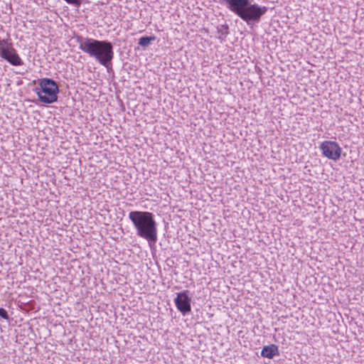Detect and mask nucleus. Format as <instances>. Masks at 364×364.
<instances>
[{
    "label": "nucleus",
    "instance_id": "obj_7",
    "mask_svg": "<svg viewBox=\"0 0 364 364\" xmlns=\"http://www.w3.org/2000/svg\"><path fill=\"white\" fill-rule=\"evenodd\" d=\"M173 301L177 309L183 316L188 315L191 311V297L188 290L176 293Z\"/></svg>",
    "mask_w": 364,
    "mask_h": 364
},
{
    "label": "nucleus",
    "instance_id": "obj_2",
    "mask_svg": "<svg viewBox=\"0 0 364 364\" xmlns=\"http://www.w3.org/2000/svg\"><path fill=\"white\" fill-rule=\"evenodd\" d=\"M220 4L240 17L250 26H253L261 21L268 8L251 0H220Z\"/></svg>",
    "mask_w": 364,
    "mask_h": 364
},
{
    "label": "nucleus",
    "instance_id": "obj_4",
    "mask_svg": "<svg viewBox=\"0 0 364 364\" xmlns=\"http://www.w3.org/2000/svg\"><path fill=\"white\" fill-rule=\"evenodd\" d=\"M38 100L45 104H52L58 100L59 87L57 82L50 78H41L38 86L34 89Z\"/></svg>",
    "mask_w": 364,
    "mask_h": 364
},
{
    "label": "nucleus",
    "instance_id": "obj_1",
    "mask_svg": "<svg viewBox=\"0 0 364 364\" xmlns=\"http://www.w3.org/2000/svg\"><path fill=\"white\" fill-rule=\"evenodd\" d=\"M76 41L82 52L105 66L108 72L112 69L114 58V46L112 42L81 36L76 37Z\"/></svg>",
    "mask_w": 364,
    "mask_h": 364
},
{
    "label": "nucleus",
    "instance_id": "obj_10",
    "mask_svg": "<svg viewBox=\"0 0 364 364\" xmlns=\"http://www.w3.org/2000/svg\"><path fill=\"white\" fill-rule=\"evenodd\" d=\"M156 40V36H142L139 39L138 44L143 48L148 47L152 41Z\"/></svg>",
    "mask_w": 364,
    "mask_h": 364
},
{
    "label": "nucleus",
    "instance_id": "obj_5",
    "mask_svg": "<svg viewBox=\"0 0 364 364\" xmlns=\"http://www.w3.org/2000/svg\"><path fill=\"white\" fill-rule=\"evenodd\" d=\"M0 57L12 65H22L23 62L19 57L11 43L6 39H0Z\"/></svg>",
    "mask_w": 364,
    "mask_h": 364
},
{
    "label": "nucleus",
    "instance_id": "obj_3",
    "mask_svg": "<svg viewBox=\"0 0 364 364\" xmlns=\"http://www.w3.org/2000/svg\"><path fill=\"white\" fill-rule=\"evenodd\" d=\"M129 219L136 235L146 240L151 249L154 248L158 240L157 223L154 215L148 211L133 210L129 213Z\"/></svg>",
    "mask_w": 364,
    "mask_h": 364
},
{
    "label": "nucleus",
    "instance_id": "obj_8",
    "mask_svg": "<svg viewBox=\"0 0 364 364\" xmlns=\"http://www.w3.org/2000/svg\"><path fill=\"white\" fill-rule=\"evenodd\" d=\"M279 348L275 344H271L263 347L261 351V355L264 358L272 359L274 356L279 355Z\"/></svg>",
    "mask_w": 364,
    "mask_h": 364
},
{
    "label": "nucleus",
    "instance_id": "obj_6",
    "mask_svg": "<svg viewBox=\"0 0 364 364\" xmlns=\"http://www.w3.org/2000/svg\"><path fill=\"white\" fill-rule=\"evenodd\" d=\"M319 149L322 154L330 160L336 161L341 158L342 149L336 141H324L320 144Z\"/></svg>",
    "mask_w": 364,
    "mask_h": 364
},
{
    "label": "nucleus",
    "instance_id": "obj_11",
    "mask_svg": "<svg viewBox=\"0 0 364 364\" xmlns=\"http://www.w3.org/2000/svg\"><path fill=\"white\" fill-rule=\"evenodd\" d=\"M0 317L5 320H9L10 318L6 310L1 307H0Z\"/></svg>",
    "mask_w": 364,
    "mask_h": 364
},
{
    "label": "nucleus",
    "instance_id": "obj_9",
    "mask_svg": "<svg viewBox=\"0 0 364 364\" xmlns=\"http://www.w3.org/2000/svg\"><path fill=\"white\" fill-rule=\"evenodd\" d=\"M217 33L219 34L220 41H223L229 34V26L228 24H223L217 27Z\"/></svg>",
    "mask_w": 364,
    "mask_h": 364
}]
</instances>
